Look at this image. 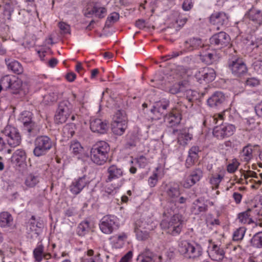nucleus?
Instances as JSON below:
<instances>
[{"instance_id": "obj_37", "label": "nucleus", "mask_w": 262, "mask_h": 262, "mask_svg": "<svg viewBox=\"0 0 262 262\" xmlns=\"http://www.w3.org/2000/svg\"><path fill=\"white\" fill-rule=\"evenodd\" d=\"M219 58V56L214 53H207L201 55L202 61L207 64H211L214 63Z\"/></svg>"}, {"instance_id": "obj_34", "label": "nucleus", "mask_w": 262, "mask_h": 262, "mask_svg": "<svg viewBox=\"0 0 262 262\" xmlns=\"http://www.w3.org/2000/svg\"><path fill=\"white\" fill-rule=\"evenodd\" d=\"M156 256L149 250H146L137 258V262H155Z\"/></svg>"}, {"instance_id": "obj_20", "label": "nucleus", "mask_w": 262, "mask_h": 262, "mask_svg": "<svg viewBox=\"0 0 262 262\" xmlns=\"http://www.w3.org/2000/svg\"><path fill=\"white\" fill-rule=\"evenodd\" d=\"M70 150L78 159H82L88 156L84 153V149L80 142L77 141H73L71 142Z\"/></svg>"}, {"instance_id": "obj_3", "label": "nucleus", "mask_w": 262, "mask_h": 262, "mask_svg": "<svg viewBox=\"0 0 262 262\" xmlns=\"http://www.w3.org/2000/svg\"><path fill=\"white\" fill-rule=\"evenodd\" d=\"M182 102H178L172 111L165 116L164 121L168 128L177 127L182 120V114L187 108Z\"/></svg>"}, {"instance_id": "obj_31", "label": "nucleus", "mask_w": 262, "mask_h": 262, "mask_svg": "<svg viewBox=\"0 0 262 262\" xmlns=\"http://www.w3.org/2000/svg\"><path fill=\"white\" fill-rule=\"evenodd\" d=\"M44 251L43 245L41 242H39L33 251V257L36 262H41L43 260Z\"/></svg>"}, {"instance_id": "obj_13", "label": "nucleus", "mask_w": 262, "mask_h": 262, "mask_svg": "<svg viewBox=\"0 0 262 262\" xmlns=\"http://www.w3.org/2000/svg\"><path fill=\"white\" fill-rule=\"evenodd\" d=\"M210 22L216 26V30H219L222 27L225 26L228 22L227 15L223 12H215L210 17Z\"/></svg>"}, {"instance_id": "obj_40", "label": "nucleus", "mask_w": 262, "mask_h": 262, "mask_svg": "<svg viewBox=\"0 0 262 262\" xmlns=\"http://www.w3.org/2000/svg\"><path fill=\"white\" fill-rule=\"evenodd\" d=\"M12 158L17 163L23 162L26 159V152L23 149H17L13 154Z\"/></svg>"}, {"instance_id": "obj_8", "label": "nucleus", "mask_w": 262, "mask_h": 262, "mask_svg": "<svg viewBox=\"0 0 262 262\" xmlns=\"http://www.w3.org/2000/svg\"><path fill=\"white\" fill-rule=\"evenodd\" d=\"M228 67L231 73L237 77L245 75L248 72L246 64L242 59L237 57H233L228 60Z\"/></svg>"}, {"instance_id": "obj_33", "label": "nucleus", "mask_w": 262, "mask_h": 262, "mask_svg": "<svg viewBox=\"0 0 262 262\" xmlns=\"http://www.w3.org/2000/svg\"><path fill=\"white\" fill-rule=\"evenodd\" d=\"M159 104L152 106L150 110L149 117L151 121H158L161 119L163 115V112L161 111L160 106Z\"/></svg>"}, {"instance_id": "obj_6", "label": "nucleus", "mask_w": 262, "mask_h": 262, "mask_svg": "<svg viewBox=\"0 0 262 262\" xmlns=\"http://www.w3.org/2000/svg\"><path fill=\"white\" fill-rule=\"evenodd\" d=\"M33 114L29 111L23 112L20 117V120L23 124V130L29 137L35 136L39 132V128L35 122L32 120Z\"/></svg>"}, {"instance_id": "obj_4", "label": "nucleus", "mask_w": 262, "mask_h": 262, "mask_svg": "<svg viewBox=\"0 0 262 262\" xmlns=\"http://www.w3.org/2000/svg\"><path fill=\"white\" fill-rule=\"evenodd\" d=\"M201 246L196 244L195 246L186 240L179 242L178 251L179 253L186 258L195 259L202 254Z\"/></svg>"}, {"instance_id": "obj_64", "label": "nucleus", "mask_w": 262, "mask_h": 262, "mask_svg": "<svg viewBox=\"0 0 262 262\" xmlns=\"http://www.w3.org/2000/svg\"><path fill=\"white\" fill-rule=\"evenodd\" d=\"M83 262H101L100 254L98 253L93 257L84 258Z\"/></svg>"}, {"instance_id": "obj_2", "label": "nucleus", "mask_w": 262, "mask_h": 262, "mask_svg": "<svg viewBox=\"0 0 262 262\" xmlns=\"http://www.w3.org/2000/svg\"><path fill=\"white\" fill-rule=\"evenodd\" d=\"M184 223L182 215L176 214L170 219H164L162 221L160 226L162 229L167 234L172 236H177L182 231Z\"/></svg>"}, {"instance_id": "obj_23", "label": "nucleus", "mask_w": 262, "mask_h": 262, "mask_svg": "<svg viewBox=\"0 0 262 262\" xmlns=\"http://www.w3.org/2000/svg\"><path fill=\"white\" fill-rule=\"evenodd\" d=\"M253 147L252 145L249 144L243 147L239 152V157L242 161L249 162L253 158Z\"/></svg>"}, {"instance_id": "obj_39", "label": "nucleus", "mask_w": 262, "mask_h": 262, "mask_svg": "<svg viewBox=\"0 0 262 262\" xmlns=\"http://www.w3.org/2000/svg\"><path fill=\"white\" fill-rule=\"evenodd\" d=\"M204 74L205 82H211L214 80L216 77L215 72L214 69L210 68H204Z\"/></svg>"}, {"instance_id": "obj_32", "label": "nucleus", "mask_w": 262, "mask_h": 262, "mask_svg": "<svg viewBox=\"0 0 262 262\" xmlns=\"http://www.w3.org/2000/svg\"><path fill=\"white\" fill-rule=\"evenodd\" d=\"M192 138V135L188 132L186 129L183 130L180 132L178 137V143L182 145L185 146L187 144L188 142Z\"/></svg>"}, {"instance_id": "obj_7", "label": "nucleus", "mask_w": 262, "mask_h": 262, "mask_svg": "<svg viewBox=\"0 0 262 262\" xmlns=\"http://www.w3.org/2000/svg\"><path fill=\"white\" fill-rule=\"evenodd\" d=\"M51 139L47 136H38L34 141L33 154L36 157L45 155L52 147Z\"/></svg>"}, {"instance_id": "obj_45", "label": "nucleus", "mask_w": 262, "mask_h": 262, "mask_svg": "<svg viewBox=\"0 0 262 262\" xmlns=\"http://www.w3.org/2000/svg\"><path fill=\"white\" fill-rule=\"evenodd\" d=\"M57 99V95L54 92H50L43 96L42 103L45 105H50L55 102Z\"/></svg>"}, {"instance_id": "obj_5", "label": "nucleus", "mask_w": 262, "mask_h": 262, "mask_svg": "<svg viewBox=\"0 0 262 262\" xmlns=\"http://www.w3.org/2000/svg\"><path fill=\"white\" fill-rule=\"evenodd\" d=\"M72 112L73 105L68 100L60 102L55 115L56 123L62 124L66 122L71 115H72L71 120H75L76 116L72 114Z\"/></svg>"}, {"instance_id": "obj_38", "label": "nucleus", "mask_w": 262, "mask_h": 262, "mask_svg": "<svg viewBox=\"0 0 262 262\" xmlns=\"http://www.w3.org/2000/svg\"><path fill=\"white\" fill-rule=\"evenodd\" d=\"M90 230V222L88 221L81 222L78 226L77 233L81 236H84Z\"/></svg>"}, {"instance_id": "obj_15", "label": "nucleus", "mask_w": 262, "mask_h": 262, "mask_svg": "<svg viewBox=\"0 0 262 262\" xmlns=\"http://www.w3.org/2000/svg\"><path fill=\"white\" fill-rule=\"evenodd\" d=\"M107 174L105 182H111L114 180L118 179L123 176V169L116 164H112L108 167L106 170Z\"/></svg>"}, {"instance_id": "obj_10", "label": "nucleus", "mask_w": 262, "mask_h": 262, "mask_svg": "<svg viewBox=\"0 0 262 262\" xmlns=\"http://www.w3.org/2000/svg\"><path fill=\"white\" fill-rule=\"evenodd\" d=\"M2 134L10 146L16 147L20 144L21 137L16 128L8 125L2 131Z\"/></svg>"}, {"instance_id": "obj_58", "label": "nucleus", "mask_w": 262, "mask_h": 262, "mask_svg": "<svg viewBox=\"0 0 262 262\" xmlns=\"http://www.w3.org/2000/svg\"><path fill=\"white\" fill-rule=\"evenodd\" d=\"M158 182V174L157 173H154L148 178V183L150 187H155Z\"/></svg>"}, {"instance_id": "obj_30", "label": "nucleus", "mask_w": 262, "mask_h": 262, "mask_svg": "<svg viewBox=\"0 0 262 262\" xmlns=\"http://www.w3.org/2000/svg\"><path fill=\"white\" fill-rule=\"evenodd\" d=\"M252 209L248 208L245 211L239 213L238 214L237 219L238 222L244 224H250L251 223H254V221L250 214V213Z\"/></svg>"}, {"instance_id": "obj_48", "label": "nucleus", "mask_w": 262, "mask_h": 262, "mask_svg": "<svg viewBox=\"0 0 262 262\" xmlns=\"http://www.w3.org/2000/svg\"><path fill=\"white\" fill-rule=\"evenodd\" d=\"M183 93H184L187 100L190 103L197 99V92L190 89L189 86L186 89Z\"/></svg>"}, {"instance_id": "obj_26", "label": "nucleus", "mask_w": 262, "mask_h": 262, "mask_svg": "<svg viewBox=\"0 0 262 262\" xmlns=\"http://www.w3.org/2000/svg\"><path fill=\"white\" fill-rule=\"evenodd\" d=\"M166 193L168 199L173 202L180 194L179 186L177 185L168 186Z\"/></svg>"}, {"instance_id": "obj_54", "label": "nucleus", "mask_w": 262, "mask_h": 262, "mask_svg": "<svg viewBox=\"0 0 262 262\" xmlns=\"http://www.w3.org/2000/svg\"><path fill=\"white\" fill-rule=\"evenodd\" d=\"M220 127L222 128V129L225 131V133H227V134L231 136H232L234 134L236 129L235 126L231 124L223 125L220 126Z\"/></svg>"}, {"instance_id": "obj_18", "label": "nucleus", "mask_w": 262, "mask_h": 262, "mask_svg": "<svg viewBox=\"0 0 262 262\" xmlns=\"http://www.w3.org/2000/svg\"><path fill=\"white\" fill-rule=\"evenodd\" d=\"M184 52H191L203 46L202 39L198 37H192L185 40L183 44Z\"/></svg>"}, {"instance_id": "obj_49", "label": "nucleus", "mask_w": 262, "mask_h": 262, "mask_svg": "<svg viewBox=\"0 0 262 262\" xmlns=\"http://www.w3.org/2000/svg\"><path fill=\"white\" fill-rule=\"evenodd\" d=\"M223 177V176L220 174L213 176L210 179V183L213 187L217 188Z\"/></svg>"}, {"instance_id": "obj_51", "label": "nucleus", "mask_w": 262, "mask_h": 262, "mask_svg": "<svg viewBox=\"0 0 262 262\" xmlns=\"http://www.w3.org/2000/svg\"><path fill=\"white\" fill-rule=\"evenodd\" d=\"M245 233V229L244 228H239L233 233V239L234 241H239L243 239Z\"/></svg>"}, {"instance_id": "obj_42", "label": "nucleus", "mask_w": 262, "mask_h": 262, "mask_svg": "<svg viewBox=\"0 0 262 262\" xmlns=\"http://www.w3.org/2000/svg\"><path fill=\"white\" fill-rule=\"evenodd\" d=\"M75 125L74 123L66 124L63 128V135L67 138H71L75 134Z\"/></svg>"}, {"instance_id": "obj_57", "label": "nucleus", "mask_w": 262, "mask_h": 262, "mask_svg": "<svg viewBox=\"0 0 262 262\" xmlns=\"http://www.w3.org/2000/svg\"><path fill=\"white\" fill-rule=\"evenodd\" d=\"M253 68L258 74L262 75V60H256L254 62Z\"/></svg>"}, {"instance_id": "obj_53", "label": "nucleus", "mask_w": 262, "mask_h": 262, "mask_svg": "<svg viewBox=\"0 0 262 262\" xmlns=\"http://www.w3.org/2000/svg\"><path fill=\"white\" fill-rule=\"evenodd\" d=\"M123 120L127 121L124 112L120 110L117 111L114 116L113 121L121 122Z\"/></svg>"}, {"instance_id": "obj_60", "label": "nucleus", "mask_w": 262, "mask_h": 262, "mask_svg": "<svg viewBox=\"0 0 262 262\" xmlns=\"http://www.w3.org/2000/svg\"><path fill=\"white\" fill-rule=\"evenodd\" d=\"M239 166V163L235 160L232 163H230L227 166V171L229 173H233L236 171Z\"/></svg>"}, {"instance_id": "obj_36", "label": "nucleus", "mask_w": 262, "mask_h": 262, "mask_svg": "<svg viewBox=\"0 0 262 262\" xmlns=\"http://www.w3.org/2000/svg\"><path fill=\"white\" fill-rule=\"evenodd\" d=\"M140 227H142V226L140 225V222L135 223V232L137 238L140 241L145 240L148 237V232L147 230L142 229Z\"/></svg>"}, {"instance_id": "obj_25", "label": "nucleus", "mask_w": 262, "mask_h": 262, "mask_svg": "<svg viewBox=\"0 0 262 262\" xmlns=\"http://www.w3.org/2000/svg\"><path fill=\"white\" fill-rule=\"evenodd\" d=\"M5 61L8 69L11 70L13 73L20 74L23 72V68L18 61L10 59H6Z\"/></svg>"}, {"instance_id": "obj_46", "label": "nucleus", "mask_w": 262, "mask_h": 262, "mask_svg": "<svg viewBox=\"0 0 262 262\" xmlns=\"http://www.w3.org/2000/svg\"><path fill=\"white\" fill-rule=\"evenodd\" d=\"M252 245L256 248H262V231L255 234L251 239Z\"/></svg>"}, {"instance_id": "obj_24", "label": "nucleus", "mask_w": 262, "mask_h": 262, "mask_svg": "<svg viewBox=\"0 0 262 262\" xmlns=\"http://www.w3.org/2000/svg\"><path fill=\"white\" fill-rule=\"evenodd\" d=\"M189 84L187 80H183L176 83L169 88V92L172 94L183 93L186 89L188 88Z\"/></svg>"}, {"instance_id": "obj_59", "label": "nucleus", "mask_w": 262, "mask_h": 262, "mask_svg": "<svg viewBox=\"0 0 262 262\" xmlns=\"http://www.w3.org/2000/svg\"><path fill=\"white\" fill-rule=\"evenodd\" d=\"M58 26L62 33L69 34L70 33V26L68 24L63 22H60L59 23Z\"/></svg>"}, {"instance_id": "obj_14", "label": "nucleus", "mask_w": 262, "mask_h": 262, "mask_svg": "<svg viewBox=\"0 0 262 262\" xmlns=\"http://www.w3.org/2000/svg\"><path fill=\"white\" fill-rule=\"evenodd\" d=\"M203 171L200 168H195L191 172L190 174L183 182L182 185L185 188H189L199 182L203 177Z\"/></svg>"}, {"instance_id": "obj_63", "label": "nucleus", "mask_w": 262, "mask_h": 262, "mask_svg": "<svg viewBox=\"0 0 262 262\" xmlns=\"http://www.w3.org/2000/svg\"><path fill=\"white\" fill-rule=\"evenodd\" d=\"M200 151L199 147L196 146H192L189 151V156H190L194 159L198 157V153Z\"/></svg>"}, {"instance_id": "obj_29", "label": "nucleus", "mask_w": 262, "mask_h": 262, "mask_svg": "<svg viewBox=\"0 0 262 262\" xmlns=\"http://www.w3.org/2000/svg\"><path fill=\"white\" fill-rule=\"evenodd\" d=\"M13 219L11 214L8 212L0 213V226L8 227L12 225Z\"/></svg>"}, {"instance_id": "obj_43", "label": "nucleus", "mask_w": 262, "mask_h": 262, "mask_svg": "<svg viewBox=\"0 0 262 262\" xmlns=\"http://www.w3.org/2000/svg\"><path fill=\"white\" fill-rule=\"evenodd\" d=\"M213 135L218 140H223L225 138L231 136L227 133H225L220 126H216L213 130Z\"/></svg>"}, {"instance_id": "obj_55", "label": "nucleus", "mask_w": 262, "mask_h": 262, "mask_svg": "<svg viewBox=\"0 0 262 262\" xmlns=\"http://www.w3.org/2000/svg\"><path fill=\"white\" fill-rule=\"evenodd\" d=\"M259 83V80L255 77L248 78L245 82L246 85L249 87H255L258 85Z\"/></svg>"}, {"instance_id": "obj_35", "label": "nucleus", "mask_w": 262, "mask_h": 262, "mask_svg": "<svg viewBox=\"0 0 262 262\" xmlns=\"http://www.w3.org/2000/svg\"><path fill=\"white\" fill-rule=\"evenodd\" d=\"M39 182V177L33 173L29 174L26 178L25 184L29 188L34 187Z\"/></svg>"}, {"instance_id": "obj_17", "label": "nucleus", "mask_w": 262, "mask_h": 262, "mask_svg": "<svg viewBox=\"0 0 262 262\" xmlns=\"http://www.w3.org/2000/svg\"><path fill=\"white\" fill-rule=\"evenodd\" d=\"M1 83L3 84L6 90H9L10 93L13 94L19 93L21 86V83L20 80H12L9 77L2 79Z\"/></svg>"}, {"instance_id": "obj_62", "label": "nucleus", "mask_w": 262, "mask_h": 262, "mask_svg": "<svg viewBox=\"0 0 262 262\" xmlns=\"http://www.w3.org/2000/svg\"><path fill=\"white\" fill-rule=\"evenodd\" d=\"M193 7V2L191 0H185L182 4V8L184 11H189Z\"/></svg>"}, {"instance_id": "obj_9", "label": "nucleus", "mask_w": 262, "mask_h": 262, "mask_svg": "<svg viewBox=\"0 0 262 262\" xmlns=\"http://www.w3.org/2000/svg\"><path fill=\"white\" fill-rule=\"evenodd\" d=\"M99 226L104 234H110L119 227L117 219L111 215L104 216L100 221Z\"/></svg>"}, {"instance_id": "obj_19", "label": "nucleus", "mask_w": 262, "mask_h": 262, "mask_svg": "<svg viewBox=\"0 0 262 262\" xmlns=\"http://www.w3.org/2000/svg\"><path fill=\"white\" fill-rule=\"evenodd\" d=\"M225 101L224 94L221 92H216L208 99L207 103L210 106L213 107L220 106Z\"/></svg>"}, {"instance_id": "obj_12", "label": "nucleus", "mask_w": 262, "mask_h": 262, "mask_svg": "<svg viewBox=\"0 0 262 262\" xmlns=\"http://www.w3.org/2000/svg\"><path fill=\"white\" fill-rule=\"evenodd\" d=\"M90 182L85 176L75 179L70 186V191L74 195H77L89 185Z\"/></svg>"}, {"instance_id": "obj_22", "label": "nucleus", "mask_w": 262, "mask_h": 262, "mask_svg": "<svg viewBox=\"0 0 262 262\" xmlns=\"http://www.w3.org/2000/svg\"><path fill=\"white\" fill-rule=\"evenodd\" d=\"M127 127V121L123 120L121 122L113 121L112 123V130L115 135L118 136L123 135Z\"/></svg>"}, {"instance_id": "obj_41", "label": "nucleus", "mask_w": 262, "mask_h": 262, "mask_svg": "<svg viewBox=\"0 0 262 262\" xmlns=\"http://www.w3.org/2000/svg\"><path fill=\"white\" fill-rule=\"evenodd\" d=\"M106 13V9L104 7H98L96 5L94 6L92 10L90 11L89 14H95L96 16L100 18H103Z\"/></svg>"}, {"instance_id": "obj_61", "label": "nucleus", "mask_w": 262, "mask_h": 262, "mask_svg": "<svg viewBox=\"0 0 262 262\" xmlns=\"http://www.w3.org/2000/svg\"><path fill=\"white\" fill-rule=\"evenodd\" d=\"M136 161L140 167H145L148 163L147 159L143 156H140L136 159Z\"/></svg>"}, {"instance_id": "obj_28", "label": "nucleus", "mask_w": 262, "mask_h": 262, "mask_svg": "<svg viewBox=\"0 0 262 262\" xmlns=\"http://www.w3.org/2000/svg\"><path fill=\"white\" fill-rule=\"evenodd\" d=\"M127 237V235L125 233H121L112 236L111 239L113 246L116 248H122Z\"/></svg>"}, {"instance_id": "obj_56", "label": "nucleus", "mask_w": 262, "mask_h": 262, "mask_svg": "<svg viewBox=\"0 0 262 262\" xmlns=\"http://www.w3.org/2000/svg\"><path fill=\"white\" fill-rule=\"evenodd\" d=\"M203 73H204V68L197 71L194 74L196 80L200 83H202L205 82V79L204 78V76Z\"/></svg>"}, {"instance_id": "obj_21", "label": "nucleus", "mask_w": 262, "mask_h": 262, "mask_svg": "<svg viewBox=\"0 0 262 262\" xmlns=\"http://www.w3.org/2000/svg\"><path fill=\"white\" fill-rule=\"evenodd\" d=\"M249 19L259 26L262 25V11L252 8L249 10L247 14Z\"/></svg>"}, {"instance_id": "obj_16", "label": "nucleus", "mask_w": 262, "mask_h": 262, "mask_svg": "<svg viewBox=\"0 0 262 262\" xmlns=\"http://www.w3.org/2000/svg\"><path fill=\"white\" fill-rule=\"evenodd\" d=\"M90 128L93 132L103 134L108 130L107 123L105 121L97 118L91 119Z\"/></svg>"}, {"instance_id": "obj_1", "label": "nucleus", "mask_w": 262, "mask_h": 262, "mask_svg": "<svg viewBox=\"0 0 262 262\" xmlns=\"http://www.w3.org/2000/svg\"><path fill=\"white\" fill-rule=\"evenodd\" d=\"M110 150V147L107 142L104 141L97 142L91 149V160L97 165H103L108 158Z\"/></svg>"}, {"instance_id": "obj_52", "label": "nucleus", "mask_w": 262, "mask_h": 262, "mask_svg": "<svg viewBox=\"0 0 262 262\" xmlns=\"http://www.w3.org/2000/svg\"><path fill=\"white\" fill-rule=\"evenodd\" d=\"M123 181V180H120L119 182L117 183V184H115L114 186H113V189L110 188L109 187H106L105 188V192L108 194H115L117 192V190L120 188L122 185Z\"/></svg>"}, {"instance_id": "obj_44", "label": "nucleus", "mask_w": 262, "mask_h": 262, "mask_svg": "<svg viewBox=\"0 0 262 262\" xmlns=\"http://www.w3.org/2000/svg\"><path fill=\"white\" fill-rule=\"evenodd\" d=\"M213 135L218 140H223L225 138L231 136L227 133H225L220 126H216L213 130Z\"/></svg>"}, {"instance_id": "obj_50", "label": "nucleus", "mask_w": 262, "mask_h": 262, "mask_svg": "<svg viewBox=\"0 0 262 262\" xmlns=\"http://www.w3.org/2000/svg\"><path fill=\"white\" fill-rule=\"evenodd\" d=\"M119 18V14L117 12H113L111 13L107 18L106 25L110 26L111 24L117 21Z\"/></svg>"}, {"instance_id": "obj_11", "label": "nucleus", "mask_w": 262, "mask_h": 262, "mask_svg": "<svg viewBox=\"0 0 262 262\" xmlns=\"http://www.w3.org/2000/svg\"><path fill=\"white\" fill-rule=\"evenodd\" d=\"M230 40L229 35L223 31L214 34L210 38L211 46L219 49L227 47L229 45Z\"/></svg>"}, {"instance_id": "obj_47", "label": "nucleus", "mask_w": 262, "mask_h": 262, "mask_svg": "<svg viewBox=\"0 0 262 262\" xmlns=\"http://www.w3.org/2000/svg\"><path fill=\"white\" fill-rule=\"evenodd\" d=\"M240 145V142L236 139L231 138L229 140L225 141L223 144H220L222 149L226 148H234Z\"/></svg>"}, {"instance_id": "obj_27", "label": "nucleus", "mask_w": 262, "mask_h": 262, "mask_svg": "<svg viewBox=\"0 0 262 262\" xmlns=\"http://www.w3.org/2000/svg\"><path fill=\"white\" fill-rule=\"evenodd\" d=\"M43 227V223L42 220L40 219L36 220L34 216H32L30 224V229L32 231H34L35 234L38 235Z\"/></svg>"}]
</instances>
